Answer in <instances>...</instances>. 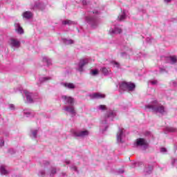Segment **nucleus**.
Listing matches in <instances>:
<instances>
[{"instance_id": "nucleus-1", "label": "nucleus", "mask_w": 177, "mask_h": 177, "mask_svg": "<svg viewBox=\"0 0 177 177\" xmlns=\"http://www.w3.org/2000/svg\"><path fill=\"white\" fill-rule=\"evenodd\" d=\"M148 109L151 110L156 114H160V115H167L168 114V109L164 105L158 103L157 100L153 101L151 104L145 106V110Z\"/></svg>"}, {"instance_id": "nucleus-2", "label": "nucleus", "mask_w": 177, "mask_h": 177, "mask_svg": "<svg viewBox=\"0 0 177 177\" xmlns=\"http://www.w3.org/2000/svg\"><path fill=\"white\" fill-rule=\"evenodd\" d=\"M117 115L115 111L109 110L101 119L100 129L101 132L104 133L109 128V121H113V119Z\"/></svg>"}, {"instance_id": "nucleus-3", "label": "nucleus", "mask_w": 177, "mask_h": 177, "mask_svg": "<svg viewBox=\"0 0 177 177\" xmlns=\"http://www.w3.org/2000/svg\"><path fill=\"white\" fill-rule=\"evenodd\" d=\"M97 15H99L98 11H93L91 12V16L86 17V20L93 28H96L97 27Z\"/></svg>"}, {"instance_id": "nucleus-4", "label": "nucleus", "mask_w": 177, "mask_h": 177, "mask_svg": "<svg viewBox=\"0 0 177 177\" xmlns=\"http://www.w3.org/2000/svg\"><path fill=\"white\" fill-rule=\"evenodd\" d=\"M133 147L141 150H147L149 148L147 140L142 138H137L133 142Z\"/></svg>"}, {"instance_id": "nucleus-5", "label": "nucleus", "mask_w": 177, "mask_h": 177, "mask_svg": "<svg viewBox=\"0 0 177 177\" xmlns=\"http://www.w3.org/2000/svg\"><path fill=\"white\" fill-rule=\"evenodd\" d=\"M135 84L132 82H122L120 84V89L121 91H128V92H132L135 91Z\"/></svg>"}, {"instance_id": "nucleus-6", "label": "nucleus", "mask_w": 177, "mask_h": 177, "mask_svg": "<svg viewBox=\"0 0 177 177\" xmlns=\"http://www.w3.org/2000/svg\"><path fill=\"white\" fill-rule=\"evenodd\" d=\"M125 130L119 127L117 133L116 139L118 143H124V138H125Z\"/></svg>"}, {"instance_id": "nucleus-7", "label": "nucleus", "mask_w": 177, "mask_h": 177, "mask_svg": "<svg viewBox=\"0 0 177 177\" xmlns=\"http://www.w3.org/2000/svg\"><path fill=\"white\" fill-rule=\"evenodd\" d=\"M64 110L67 111L71 117H75V115H77V111H75L74 105H66L64 106Z\"/></svg>"}, {"instance_id": "nucleus-8", "label": "nucleus", "mask_w": 177, "mask_h": 177, "mask_svg": "<svg viewBox=\"0 0 177 177\" xmlns=\"http://www.w3.org/2000/svg\"><path fill=\"white\" fill-rule=\"evenodd\" d=\"M62 99L64 100L65 104H68V106H74V103H75L74 97L71 96L62 95Z\"/></svg>"}, {"instance_id": "nucleus-9", "label": "nucleus", "mask_w": 177, "mask_h": 177, "mask_svg": "<svg viewBox=\"0 0 177 177\" xmlns=\"http://www.w3.org/2000/svg\"><path fill=\"white\" fill-rule=\"evenodd\" d=\"M88 63H89V59L88 58L80 59L78 64V71L82 73V71H84V66H86Z\"/></svg>"}, {"instance_id": "nucleus-10", "label": "nucleus", "mask_w": 177, "mask_h": 177, "mask_svg": "<svg viewBox=\"0 0 177 177\" xmlns=\"http://www.w3.org/2000/svg\"><path fill=\"white\" fill-rule=\"evenodd\" d=\"M73 135L76 136V138H85L89 136V131L88 130L73 131Z\"/></svg>"}, {"instance_id": "nucleus-11", "label": "nucleus", "mask_w": 177, "mask_h": 177, "mask_svg": "<svg viewBox=\"0 0 177 177\" xmlns=\"http://www.w3.org/2000/svg\"><path fill=\"white\" fill-rule=\"evenodd\" d=\"M34 17V14H32L30 11H25L22 13V17L24 20H31Z\"/></svg>"}, {"instance_id": "nucleus-12", "label": "nucleus", "mask_w": 177, "mask_h": 177, "mask_svg": "<svg viewBox=\"0 0 177 177\" xmlns=\"http://www.w3.org/2000/svg\"><path fill=\"white\" fill-rule=\"evenodd\" d=\"M91 99H104L106 97V95L100 93H95L91 95Z\"/></svg>"}, {"instance_id": "nucleus-13", "label": "nucleus", "mask_w": 177, "mask_h": 177, "mask_svg": "<svg viewBox=\"0 0 177 177\" xmlns=\"http://www.w3.org/2000/svg\"><path fill=\"white\" fill-rule=\"evenodd\" d=\"M10 45L12 48H19L20 47V41H18L17 39H11Z\"/></svg>"}, {"instance_id": "nucleus-14", "label": "nucleus", "mask_w": 177, "mask_h": 177, "mask_svg": "<svg viewBox=\"0 0 177 177\" xmlns=\"http://www.w3.org/2000/svg\"><path fill=\"white\" fill-rule=\"evenodd\" d=\"M121 32H122V30L120 28H111L109 30V34L111 35H115V34H121Z\"/></svg>"}, {"instance_id": "nucleus-15", "label": "nucleus", "mask_w": 177, "mask_h": 177, "mask_svg": "<svg viewBox=\"0 0 177 177\" xmlns=\"http://www.w3.org/2000/svg\"><path fill=\"white\" fill-rule=\"evenodd\" d=\"M100 71H101L103 75L107 76L110 75V73H111V69H110V68L102 67L100 68Z\"/></svg>"}, {"instance_id": "nucleus-16", "label": "nucleus", "mask_w": 177, "mask_h": 177, "mask_svg": "<svg viewBox=\"0 0 177 177\" xmlns=\"http://www.w3.org/2000/svg\"><path fill=\"white\" fill-rule=\"evenodd\" d=\"M25 96L26 97V100L28 103H32V93L28 91H24Z\"/></svg>"}, {"instance_id": "nucleus-17", "label": "nucleus", "mask_w": 177, "mask_h": 177, "mask_svg": "<svg viewBox=\"0 0 177 177\" xmlns=\"http://www.w3.org/2000/svg\"><path fill=\"white\" fill-rule=\"evenodd\" d=\"M15 31L18 34H24V30H23V28L20 26V24L19 23H15Z\"/></svg>"}, {"instance_id": "nucleus-18", "label": "nucleus", "mask_w": 177, "mask_h": 177, "mask_svg": "<svg viewBox=\"0 0 177 177\" xmlns=\"http://www.w3.org/2000/svg\"><path fill=\"white\" fill-rule=\"evenodd\" d=\"M61 85L68 89H75V85L73 83L62 82Z\"/></svg>"}, {"instance_id": "nucleus-19", "label": "nucleus", "mask_w": 177, "mask_h": 177, "mask_svg": "<svg viewBox=\"0 0 177 177\" xmlns=\"http://www.w3.org/2000/svg\"><path fill=\"white\" fill-rule=\"evenodd\" d=\"M153 172V166L147 165L145 167L144 169V174L145 175H150Z\"/></svg>"}, {"instance_id": "nucleus-20", "label": "nucleus", "mask_w": 177, "mask_h": 177, "mask_svg": "<svg viewBox=\"0 0 177 177\" xmlns=\"http://www.w3.org/2000/svg\"><path fill=\"white\" fill-rule=\"evenodd\" d=\"M35 8H38V9H40V10H45V8H46V5L43 3H36L35 4Z\"/></svg>"}, {"instance_id": "nucleus-21", "label": "nucleus", "mask_w": 177, "mask_h": 177, "mask_svg": "<svg viewBox=\"0 0 177 177\" xmlns=\"http://www.w3.org/2000/svg\"><path fill=\"white\" fill-rule=\"evenodd\" d=\"M62 24L63 26H73V24H77V22L70 19H66L62 21Z\"/></svg>"}, {"instance_id": "nucleus-22", "label": "nucleus", "mask_w": 177, "mask_h": 177, "mask_svg": "<svg viewBox=\"0 0 177 177\" xmlns=\"http://www.w3.org/2000/svg\"><path fill=\"white\" fill-rule=\"evenodd\" d=\"M166 60H168L171 64H175L177 62V57L176 56H171L167 57Z\"/></svg>"}, {"instance_id": "nucleus-23", "label": "nucleus", "mask_w": 177, "mask_h": 177, "mask_svg": "<svg viewBox=\"0 0 177 177\" xmlns=\"http://www.w3.org/2000/svg\"><path fill=\"white\" fill-rule=\"evenodd\" d=\"M43 63H46L47 66H50L52 65V59H49L48 57H44Z\"/></svg>"}, {"instance_id": "nucleus-24", "label": "nucleus", "mask_w": 177, "mask_h": 177, "mask_svg": "<svg viewBox=\"0 0 177 177\" xmlns=\"http://www.w3.org/2000/svg\"><path fill=\"white\" fill-rule=\"evenodd\" d=\"M30 132H31L30 138H33V139H37V135L38 134V129L30 130Z\"/></svg>"}, {"instance_id": "nucleus-25", "label": "nucleus", "mask_w": 177, "mask_h": 177, "mask_svg": "<svg viewBox=\"0 0 177 177\" xmlns=\"http://www.w3.org/2000/svg\"><path fill=\"white\" fill-rule=\"evenodd\" d=\"M62 41L65 45H73L74 44V40L73 39H62Z\"/></svg>"}, {"instance_id": "nucleus-26", "label": "nucleus", "mask_w": 177, "mask_h": 177, "mask_svg": "<svg viewBox=\"0 0 177 177\" xmlns=\"http://www.w3.org/2000/svg\"><path fill=\"white\" fill-rule=\"evenodd\" d=\"M0 174H1V175H8V174H9V172L8 171V170H6V169L5 168V166H1L0 167Z\"/></svg>"}, {"instance_id": "nucleus-27", "label": "nucleus", "mask_w": 177, "mask_h": 177, "mask_svg": "<svg viewBox=\"0 0 177 177\" xmlns=\"http://www.w3.org/2000/svg\"><path fill=\"white\" fill-rule=\"evenodd\" d=\"M52 80V77H42L39 78V82L40 84H42L43 82H46L47 81H50Z\"/></svg>"}, {"instance_id": "nucleus-28", "label": "nucleus", "mask_w": 177, "mask_h": 177, "mask_svg": "<svg viewBox=\"0 0 177 177\" xmlns=\"http://www.w3.org/2000/svg\"><path fill=\"white\" fill-rule=\"evenodd\" d=\"M125 19H127V15H125V10H123L122 14L118 17V20L120 21H123Z\"/></svg>"}, {"instance_id": "nucleus-29", "label": "nucleus", "mask_w": 177, "mask_h": 177, "mask_svg": "<svg viewBox=\"0 0 177 177\" xmlns=\"http://www.w3.org/2000/svg\"><path fill=\"white\" fill-rule=\"evenodd\" d=\"M57 173V170H56V167H51L50 169V176H55V175H56Z\"/></svg>"}, {"instance_id": "nucleus-30", "label": "nucleus", "mask_w": 177, "mask_h": 177, "mask_svg": "<svg viewBox=\"0 0 177 177\" xmlns=\"http://www.w3.org/2000/svg\"><path fill=\"white\" fill-rule=\"evenodd\" d=\"M120 55L122 57H127V55H133L132 50L130 49L127 53L122 52L120 53Z\"/></svg>"}, {"instance_id": "nucleus-31", "label": "nucleus", "mask_w": 177, "mask_h": 177, "mask_svg": "<svg viewBox=\"0 0 177 177\" xmlns=\"http://www.w3.org/2000/svg\"><path fill=\"white\" fill-rule=\"evenodd\" d=\"M167 132H176V128L175 127H166Z\"/></svg>"}, {"instance_id": "nucleus-32", "label": "nucleus", "mask_w": 177, "mask_h": 177, "mask_svg": "<svg viewBox=\"0 0 177 177\" xmlns=\"http://www.w3.org/2000/svg\"><path fill=\"white\" fill-rule=\"evenodd\" d=\"M111 64H112V66H113V67H116L117 68H120V63H118L115 61H112L111 62Z\"/></svg>"}, {"instance_id": "nucleus-33", "label": "nucleus", "mask_w": 177, "mask_h": 177, "mask_svg": "<svg viewBox=\"0 0 177 177\" xmlns=\"http://www.w3.org/2000/svg\"><path fill=\"white\" fill-rule=\"evenodd\" d=\"M91 75H93L94 77L99 75V70L98 69H95L92 70L91 72Z\"/></svg>"}, {"instance_id": "nucleus-34", "label": "nucleus", "mask_w": 177, "mask_h": 177, "mask_svg": "<svg viewBox=\"0 0 177 177\" xmlns=\"http://www.w3.org/2000/svg\"><path fill=\"white\" fill-rule=\"evenodd\" d=\"M97 109L104 111V110H107V107H106V105H100L97 106Z\"/></svg>"}, {"instance_id": "nucleus-35", "label": "nucleus", "mask_w": 177, "mask_h": 177, "mask_svg": "<svg viewBox=\"0 0 177 177\" xmlns=\"http://www.w3.org/2000/svg\"><path fill=\"white\" fill-rule=\"evenodd\" d=\"M149 84H151V85H157L158 84V81L156 80H149Z\"/></svg>"}, {"instance_id": "nucleus-36", "label": "nucleus", "mask_w": 177, "mask_h": 177, "mask_svg": "<svg viewBox=\"0 0 177 177\" xmlns=\"http://www.w3.org/2000/svg\"><path fill=\"white\" fill-rule=\"evenodd\" d=\"M171 165L174 167H176V165H177V159L176 158H171Z\"/></svg>"}, {"instance_id": "nucleus-37", "label": "nucleus", "mask_w": 177, "mask_h": 177, "mask_svg": "<svg viewBox=\"0 0 177 177\" xmlns=\"http://www.w3.org/2000/svg\"><path fill=\"white\" fill-rule=\"evenodd\" d=\"M38 176H45V170H40L38 173Z\"/></svg>"}, {"instance_id": "nucleus-38", "label": "nucleus", "mask_w": 177, "mask_h": 177, "mask_svg": "<svg viewBox=\"0 0 177 177\" xmlns=\"http://www.w3.org/2000/svg\"><path fill=\"white\" fill-rule=\"evenodd\" d=\"M71 169L72 171H75V172H78V169H77V166L74 165H72L71 166Z\"/></svg>"}, {"instance_id": "nucleus-39", "label": "nucleus", "mask_w": 177, "mask_h": 177, "mask_svg": "<svg viewBox=\"0 0 177 177\" xmlns=\"http://www.w3.org/2000/svg\"><path fill=\"white\" fill-rule=\"evenodd\" d=\"M3 146H5V140L3 138H0V147H3Z\"/></svg>"}, {"instance_id": "nucleus-40", "label": "nucleus", "mask_w": 177, "mask_h": 177, "mask_svg": "<svg viewBox=\"0 0 177 177\" xmlns=\"http://www.w3.org/2000/svg\"><path fill=\"white\" fill-rule=\"evenodd\" d=\"M81 2L84 6H86V5H89V1L86 0H81Z\"/></svg>"}, {"instance_id": "nucleus-41", "label": "nucleus", "mask_w": 177, "mask_h": 177, "mask_svg": "<svg viewBox=\"0 0 177 177\" xmlns=\"http://www.w3.org/2000/svg\"><path fill=\"white\" fill-rule=\"evenodd\" d=\"M8 107H9L10 110H15L16 109V107L15 106V104H8Z\"/></svg>"}, {"instance_id": "nucleus-42", "label": "nucleus", "mask_w": 177, "mask_h": 177, "mask_svg": "<svg viewBox=\"0 0 177 177\" xmlns=\"http://www.w3.org/2000/svg\"><path fill=\"white\" fill-rule=\"evenodd\" d=\"M8 153L10 154H15L16 153V150H15L12 148H10V149H8Z\"/></svg>"}, {"instance_id": "nucleus-43", "label": "nucleus", "mask_w": 177, "mask_h": 177, "mask_svg": "<svg viewBox=\"0 0 177 177\" xmlns=\"http://www.w3.org/2000/svg\"><path fill=\"white\" fill-rule=\"evenodd\" d=\"M24 115H26V117H30V115H31V112H30V111H24Z\"/></svg>"}, {"instance_id": "nucleus-44", "label": "nucleus", "mask_w": 177, "mask_h": 177, "mask_svg": "<svg viewBox=\"0 0 177 177\" xmlns=\"http://www.w3.org/2000/svg\"><path fill=\"white\" fill-rule=\"evenodd\" d=\"M161 153H167V149L166 148H161L160 149Z\"/></svg>"}, {"instance_id": "nucleus-45", "label": "nucleus", "mask_w": 177, "mask_h": 177, "mask_svg": "<svg viewBox=\"0 0 177 177\" xmlns=\"http://www.w3.org/2000/svg\"><path fill=\"white\" fill-rule=\"evenodd\" d=\"M160 73H167V71H165V68H160Z\"/></svg>"}, {"instance_id": "nucleus-46", "label": "nucleus", "mask_w": 177, "mask_h": 177, "mask_svg": "<svg viewBox=\"0 0 177 177\" xmlns=\"http://www.w3.org/2000/svg\"><path fill=\"white\" fill-rule=\"evenodd\" d=\"M64 162H66L67 165H69V164H71V161L69 160H65Z\"/></svg>"}, {"instance_id": "nucleus-47", "label": "nucleus", "mask_w": 177, "mask_h": 177, "mask_svg": "<svg viewBox=\"0 0 177 177\" xmlns=\"http://www.w3.org/2000/svg\"><path fill=\"white\" fill-rule=\"evenodd\" d=\"M171 84H172L173 86H176V85H177L176 82H175V81H173L171 82Z\"/></svg>"}, {"instance_id": "nucleus-48", "label": "nucleus", "mask_w": 177, "mask_h": 177, "mask_svg": "<svg viewBox=\"0 0 177 177\" xmlns=\"http://www.w3.org/2000/svg\"><path fill=\"white\" fill-rule=\"evenodd\" d=\"M118 173L119 174H124V170L123 169L119 170Z\"/></svg>"}, {"instance_id": "nucleus-49", "label": "nucleus", "mask_w": 177, "mask_h": 177, "mask_svg": "<svg viewBox=\"0 0 177 177\" xmlns=\"http://www.w3.org/2000/svg\"><path fill=\"white\" fill-rule=\"evenodd\" d=\"M171 0H165V2H166L167 3L171 2Z\"/></svg>"}, {"instance_id": "nucleus-50", "label": "nucleus", "mask_w": 177, "mask_h": 177, "mask_svg": "<svg viewBox=\"0 0 177 177\" xmlns=\"http://www.w3.org/2000/svg\"><path fill=\"white\" fill-rule=\"evenodd\" d=\"M62 176H66V173H62Z\"/></svg>"}, {"instance_id": "nucleus-51", "label": "nucleus", "mask_w": 177, "mask_h": 177, "mask_svg": "<svg viewBox=\"0 0 177 177\" xmlns=\"http://www.w3.org/2000/svg\"><path fill=\"white\" fill-rule=\"evenodd\" d=\"M38 86H39V83H37Z\"/></svg>"}]
</instances>
